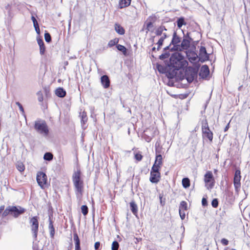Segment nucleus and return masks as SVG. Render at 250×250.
<instances>
[{
  "label": "nucleus",
  "mask_w": 250,
  "mask_h": 250,
  "mask_svg": "<svg viewBox=\"0 0 250 250\" xmlns=\"http://www.w3.org/2000/svg\"><path fill=\"white\" fill-rule=\"evenodd\" d=\"M192 41V40L188 36V83L197 78L199 70L201 66L200 62H205L209 59V55L204 46H201L200 48L199 56H198L196 53L195 46L190 44Z\"/></svg>",
  "instance_id": "f257e3e1"
},
{
  "label": "nucleus",
  "mask_w": 250,
  "mask_h": 250,
  "mask_svg": "<svg viewBox=\"0 0 250 250\" xmlns=\"http://www.w3.org/2000/svg\"><path fill=\"white\" fill-rule=\"evenodd\" d=\"M175 45L177 46L178 52H180L181 51L183 50L186 51V48L184 47V46L182 45V42L181 43V44L178 43L176 44Z\"/></svg>",
  "instance_id": "49530a36"
},
{
  "label": "nucleus",
  "mask_w": 250,
  "mask_h": 250,
  "mask_svg": "<svg viewBox=\"0 0 250 250\" xmlns=\"http://www.w3.org/2000/svg\"><path fill=\"white\" fill-rule=\"evenodd\" d=\"M170 73L172 74V77L169 78V76L167 75L166 76L167 77V79H165L163 80L164 83L169 86L173 87L175 86L174 82L173 80V79H175V80L176 82L181 81L184 79H186V77L184 76V75H180L179 74L173 72H172Z\"/></svg>",
  "instance_id": "423d86ee"
},
{
  "label": "nucleus",
  "mask_w": 250,
  "mask_h": 250,
  "mask_svg": "<svg viewBox=\"0 0 250 250\" xmlns=\"http://www.w3.org/2000/svg\"><path fill=\"white\" fill-rule=\"evenodd\" d=\"M44 36L45 41L46 42L50 43L51 42V41H52L51 36L50 33L48 31H47L46 30L45 31Z\"/></svg>",
  "instance_id": "4c0bfd02"
},
{
  "label": "nucleus",
  "mask_w": 250,
  "mask_h": 250,
  "mask_svg": "<svg viewBox=\"0 0 250 250\" xmlns=\"http://www.w3.org/2000/svg\"><path fill=\"white\" fill-rule=\"evenodd\" d=\"M53 155L50 152H46L43 155V159L45 161H51L53 160Z\"/></svg>",
  "instance_id": "72a5a7b5"
},
{
  "label": "nucleus",
  "mask_w": 250,
  "mask_h": 250,
  "mask_svg": "<svg viewBox=\"0 0 250 250\" xmlns=\"http://www.w3.org/2000/svg\"><path fill=\"white\" fill-rule=\"evenodd\" d=\"M211 205L213 208H217L218 206V201L217 199H214L211 202Z\"/></svg>",
  "instance_id": "3c124183"
},
{
  "label": "nucleus",
  "mask_w": 250,
  "mask_h": 250,
  "mask_svg": "<svg viewBox=\"0 0 250 250\" xmlns=\"http://www.w3.org/2000/svg\"><path fill=\"white\" fill-rule=\"evenodd\" d=\"M114 30L120 35H124L125 33V29L120 24L116 22L114 24Z\"/></svg>",
  "instance_id": "aec40b11"
},
{
  "label": "nucleus",
  "mask_w": 250,
  "mask_h": 250,
  "mask_svg": "<svg viewBox=\"0 0 250 250\" xmlns=\"http://www.w3.org/2000/svg\"><path fill=\"white\" fill-rule=\"evenodd\" d=\"M5 9L7 10V15L10 19H12L14 16V14L12 13V4L8 3L5 6Z\"/></svg>",
  "instance_id": "c756f323"
},
{
  "label": "nucleus",
  "mask_w": 250,
  "mask_h": 250,
  "mask_svg": "<svg viewBox=\"0 0 250 250\" xmlns=\"http://www.w3.org/2000/svg\"><path fill=\"white\" fill-rule=\"evenodd\" d=\"M221 242V243L224 246H227L229 244L228 240L225 238L222 239Z\"/></svg>",
  "instance_id": "4d7b16f0"
},
{
  "label": "nucleus",
  "mask_w": 250,
  "mask_h": 250,
  "mask_svg": "<svg viewBox=\"0 0 250 250\" xmlns=\"http://www.w3.org/2000/svg\"><path fill=\"white\" fill-rule=\"evenodd\" d=\"M167 38V34L166 33H163V36L161 37L163 40H165L166 38Z\"/></svg>",
  "instance_id": "69168bd1"
},
{
  "label": "nucleus",
  "mask_w": 250,
  "mask_h": 250,
  "mask_svg": "<svg viewBox=\"0 0 250 250\" xmlns=\"http://www.w3.org/2000/svg\"><path fill=\"white\" fill-rule=\"evenodd\" d=\"M107 45H108V47H112L114 46V45L116 46V44H115V43H114V42L113 41V40H111L109 41Z\"/></svg>",
  "instance_id": "864d4df0"
},
{
  "label": "nucleus",
  "mask_w": 250,
  "mask_h": 250,
  "mask_svg": "<svg viewBox=\"0 0 250 250\" xmlns=\"http://www.w3.org/2000/svg\"><path fill=\"white\" fill-rule=\"evenodd\" d=\"M131 0H120L119 7L122 9L128 6L131 3Z\"/></svg>",
  "instance_id": "bb28decb"
},
{
  "label": "nucleus",
  "mask_w": 250,
  "mask_h": 250,
  "mask_svg": "<svg viewBox=\"0 0 250 250\" xmlns=\"http://www.w3.org/2000/svg\"><path fill=\"white\" fill-rule=\"evenodd\" d=\"M186 22L183 17H180L177 21V25L178 28H180L183 25H186Z\"/></svg>",
  "instance_id": "f704fd0d"
},
{
  "label": "nucleus",
  "mask_w": 250,
  "mask_h": 250,
  "mask_svg": "<svg viewBox=\"0 0 250 250\" xmlns=\"http://www.w3.org/2000/svg\"><path fill=\"white\" fill-rule=\"evenodd\" d=\"M81 212L84 216H86L88 213V208L86 205H82L81 208Z\"/></svg>",
  "instance_id": "58836bf2"
},
{
  "label": "nucleus",
  "mask_w": 250,
  "mask_h": 250,
  "mask_svg": "<svg viewBox=\"0 0 250 250\" xmlns=\"http://www.w3.org/2000/svg\"><path fill=\"white\" fill-rule=\"evenodd\" d=\"M162 156L161 154H156L155 160L153 166L161 168V166L162 165Z\"/></svg>",
  "instance_id": "412c9836"
},
{
  "label": "nucleus",
  "mask_w": 250,
  "mask_h": 250,
  "mask_svg": "<svg viewBox=\"0 0 250 250\" xmlns=\"http://www.w3.org/2000/svg\"><path fill=\"white\" fill-rule=\"evenodd\" d=\"M202 131L203 138H207L210 142H212L213 139V133L210 131L208 123L207 120L202 123Z\"/></svg>",
  "instance_id": "9d476101"
},
{
  "label": "nucleus",
  "mask_w": 250,
  "mask_h": 250,
  "mask_svg": "<svg viewBox=\"0 0 250 250\" xmlns=\"http://www.w3.org/2000/svg\"><path fill=\"white\" fill-rule=\"evenodd\" d=\"M165 65H162L159 63L156 64V69L160 74H165L166 76L167 75L169 78L173 77L172 74L170 73L172 72V70L170 69V66L168 62V60L164 61Z\"/></svg>",
  "instance_id": "0eeeda50"
},
{
  "label": "nucleus",
  "mask_w": 250,
  "mask_h": 250,
  "mask_svg": "<svg viewBox=\"0 0 250 250\" xmlns=\"http://www.w3.org/2000/svg\"><path fill=\"white\" fill-rule=\"evenodd\" d=\"M17 169L20 171L22 172L25 169V166L22 163H19L16 166Z\"/></svg>",
  "instance_id": "a19ab883"
},
{
  "label": "nucleus",
  "mask_w": 250,
  "mask_h": 250,
  "mask_svg": "<svg viewBox=\"0 0 250 250\" xmlns=\"http://www.w3.org/2000/svg\"><path fill=\"white\" fill-rule=\"evenodd\" d=\"M167 93L170 95L171 97L174 98L175 99L179 98L180 99H185L188 97V93H186L184 94H170V93L167 91Z\"/></svg>",
  "instance_id": "cd10ccee"
},
{
  "label": "nucleus",
  "mask_w": 250,
  "mask_h": 250,
  "mask_svg": "<svg viewBox=\"0 0 250 250\" xmlns=\"http://www.w3.org/2000/svg\"><path fill=\"white\" fill-rule=\"evenodd\" d=\"M170 46L171 45H170V44H169V45L164 48L163 51H167V50H168L170 51Z\"/></svg>",
  "instance_id": "e2e57ef3"
},
{
  "label": "nucleus",
  "mask_w": 250,
  "mask_h": 250,
  "mask_svg": "<svg viewBox=\"0 0 250 250\" xmlns=\"http://www.w3.org/2000/svg\"><path fill=\"white\" fill-rule=\"evenodd\" d=\"M181 41V38L179 37L175 31L174 32L172 38L170 43V45L172 44L176 45V44L179 43Z\"/></svg>",
  "instance_id": "b1692460"
},
{
  "label": "nucleus",
  "mask_w": 250,
  "mask_h": 250,
  "mask_svg": "<svg viewBox=\"0 0 250 250\" xmlns=\"http://www.w3.org/2000/svg\"><path fill=\"white\" fill-rule=\"evenodd\" d=\"M101 83L104 88H108L110 85V80L107 75H104L101 77Z\"/></svg>",
  "instance_id": "f3484780"
},
{
  "label": "nucleus",
  "mask_w": 250,
  "mask_h": 250,
  "mask_svg": "<svg viewBox=\"0 0 250 250\" xmlns=\"http://www.w3.org/2000/svg\"><path fill=\"white\" fill-rule=\"evenodd\" d=\"M241 171L240 169H236L235 170L233 178V184L235 189L237 191L240 189L241 187Z\"/></svg>",
  "instance_id": "ddd939ff"
},
{
  "label": "nucleus",
  "mask_w": 250,
  "mask_h": 250,
  "mask_svg": "<svg viewBox=\"0 0 250 250\" xmlns=\"http://www.w3.org/2000/svg\"><path fill=\"white\" fill-rule=\"evenodd\" d=\"M202 204L203 206H207L208 205V201L206 198L203 197L202 200Z\"/></svg>",
  "instance_id": "6e6d98bb"
},
{
  "label": "nucleus",
  "mask_w": 250,
  "mask_h": 250,
  "mask_svg": "<svg viewBox=\"0 0 250 250\" xmlns=\"http://www.w3.org/2000/svg\"><path fill=\"white\" fill-rule=\"evenodd\" d=\"M130 209L132 213L138 217V206L134 200L131 201L129 203Z\"/></svg>",
  "instance_id": "4be33fe9"
},
{
  "label": "nucleus",
  "mask_w": 250,
  "mask_h": 250,
  "mask_svg": "<svg viewBox=\"0 0 250 250\" xmlns=\"http://www.w3.org/2000/svg\"><path fill=\"white\" fill-rule=\"evenodd\" d=\"M81 122L82 124V126L83 127L84 125L86 124L87 121V117L86 115V113L85 111L82 112L81 115Z\"/></svg>",
  "instance_id": "7c9ffc66"
},
{
  "label": "nucleus",
  "mask_w": 250,
  "mask_h": 250,
  "mask_svg": "<svg viewBox=\"0 0 250 250\" xmlns=\"http://www.w3.org/2000/svg\"><path fill=\"white\" fill-rule=\"evenodd\" d=\"M55 94L59 98H63L66 95L65 90L62 87H59L55 90Z\"/></svg>",
  "instance_id": "5701e85b"
},
{
  "label": "nucleus",
  "mask_w": 250,
  "mask_h": 250,
  "mask_svg": "<svg viewBox=\"0 0 250 250\" xmlns=\"http://www.w3.org/2000/svg\"><path fill=\"white\" fill-rule=\"evenodd\" d=\"M34 128L37 132L44 137H47L49 134L48 126L44 120L38 119L34 122Z\"/></svg>",
  "instance_id": "39448f33"
},
{
  "label": "nucleus",
  "mask_w": 250,
  "mask_h": 250,
  "mask_svg": "<svg viewBox=\"0 0 250 250\" xmlns=\"http://www.w3.org/2000/svg\"><path fill=\"white\" fill-rule=\"evenodd\" d=\"M16 104L18 106L19 110H20L22 115L26 119V115L24 109L22 104L19 102H16Z\"/></svg>",
  "instance_id": "c9c22d12"
},
{
  "label": "nucleus",
  "mask_w": 250,
  "mask_h": 250,
  "mask_svg": "<svg viewBox=\"0 0 250 250\" xmlns=\"http://www.w3.org/2000/svg\"><path fill=\"white\" fill-rule=\"evenodd\" d=\"M40 53L41 55H44L45 52L46 48L44 44L42 45H40Z\"/></svg>",
  "instance_id": "09e8293b"
},
{
  "label": "nucleus",
  "mask_w": 250,
  "mask_h": 250,
  "mask_svg": "<svg viewBox=\"0 0 250 250\" xmlns=\"http://www.w3.org/2000/svg\"><path fill=\"white\" fill-rule=\"evenodd\" d=\"M105 47H103V48H100L99 49H98L97 51H96V53H102L103 51H104L105 50Z\"/></svg>",
  "instance_id": "680f3d73"
},
{
  "label": "nucleus",
  "mask_w": 250,
  "mask_h": 250,
  "mask_svg": "<svg viewBox=\"0 0 250 250\" xmlns=\"http://www.w3.org/2000/svg\"><path fill=\"white\" fill-rule=\"evenodd\" d=\"M92 110H94V108L93 109H92V107L91 108V117L92 118H95L96 117V115L94 114V113L93 112V111Z\"/></svg>",
  "instance_id": "338daca9"
},
{
  "label": "nucleus",
  "mask_w": 250,
  "mask_h": 250,
  "mask_svg": "<svg viewBox=\"0 0 250 250\" xmlns=\"http://www.w3.org/2000/svg\"><path fill=\"white\" fill-rule=\"evenodd\" d=\"M36 180L42 189H44L47 184V178L45 172L43 171H39L37 173L36 176Z\"/></svg>",
  "instance_id": "9b49d317"
},
{
  "label": "nucleus",
  "mask_w": 250,
  "mask_h": 250,
  "mask_svg": "<svg viewBox=\"0 0 250 250\" xmlns=\"http://www.w3.org/2000/svg\"><path fill=\"white\" fill-rule=\"evenodd\" d=\"M26 211V209L20 206H8L2 213V217L4 218L8 215L17 218Z\"/></svg>",
  "instance_id": "20e7f679"
},
{
  "label": "nucleus",
  "mask_w": 250,
  "mask_h": 250,
  "mask_svg": "<svg viewBox=\"0 0 250 250\" xmlns=\"http://www.w3.org/2000/svg\"><path fill=\"white\" fill-rule=\"evenodd\" d=\"M33 26L35 28L36 33L38 35L37 36H40L41 31H40V29L39 24L37 23V24H34Z\"/></svg>",
  "instance_id": "c03bdc74"
},
{
  "label": "nucleus",
  "mask_w": 250,
  "mask_h": 250,
  "mask_svg": "<svg viewBox=\"0 0 250 250\" xmlns=\"http://www.w3.org/2000/svg\"><path fill=\"white\" fill-rule=\"evenodd\" d=\"M37 41L39 46L44 44L42 39L40 36L37 37Z\"/></svg>",
  "instance_id": "8fccbe9b"
},
{
  "label": "nucleus",
  "mask_w": 250,
  "mask_h": 250,
  "mask_svg": "<svg viewBox=\"0 0 250 250\" xmlns=\"http://www.w3.org/2000/svg\"><path fill=\"white\" fill-rule=\"evenodd\" d=\"M48 221H49V226L48 229L50 232V236L51 239L54 238V235L55 234V229L53 225V213L49 212L48 214Z\"/></svg>",
  "instance_id": "4468645a"
},
{
  "label": "nucleus",
  "mask_w": 250,
  "mask_h": 250,
  "mask_svg": "<svg viewBox=\"0 0 250 250\" xmlns=\"http://www.w3.org/2000/svg\"><path fill=\"white\" fill-rule=\"evenodd\" d=\"M163 31H167V29L165 26L161 25L158 27L155 31L156 36H161L163 34Z\"/></svg>",
  "instance_id": "2f4dec72"
},
{
  "label": "nucleus",
  "mask_w": 250,
  "mask_h": 250,
  "mask_svg": "<svg viewBox=\"0 0 250 250\" xmlns=\"http://www.w3.org/2000/svg\"><path fill=\"white\" fill-rule=\"evenodd\" d=\"M168 62L172 72L184 75L188 81V60L181 52H174L172 53Z\"/></svg>",
  "instance_id": "f03ea898"
},
{
  "label": "nucleus",
  "mask_w": 250,
  "mask_h": 250,
  "mask_svg": "<svg viewBox=\"0 0 250 250\" xmlns=\"http://www.w3.org/2000/svg\"><path fill=\"white\" fill-rule=\"evenodd\" d=\"M182 185L185 188H188V177H185L182 179Z\"/></svg>",
  "instance_id": "a18cd8bd"
},
{
  "label": "nucleus",
  "mask_w": 250,
  "mask_h": 250,
  "mask_svg": "<svg viewBox=\"0 0 250 250\" xmlns=\"http://www.w3.org/2000/svg\"><path fill=\"white\" fill-rule=\"evenodd\" d=\"M37 95L38 96V100L40 102H42L43 101V95L41 91H39L37 93Z\"/></svg>",
  "instance_id": "de8ad7c7"
},
{
  "label": "nucleus",
  "mask_w": 250,
  "mask_h": 250,
  "mask_svg": "<svg viewBox=\"0 0 250 250\" xmlns=\"http://www.w3.org/2000/svg\"><path fill=\"white\" fill-rule=\"evenodd\" d=\"M160 168L152 166L149 177V181L151 183L157 184L160 181L161 178Z\"/></svg>",
  "instance_id": "6e6552de"
},
{
  "label": "nucleus",
  "mask_w": 250,
  "mask_h": 250,
  "mask_svg": "<svg viewBox=\"0 0 250 250\" xmlns=\"http://www.w3.org/2000/svg\"><path fill=\"white\" fill-rule=\"evenodd\" d=\"M31 19L33 22V25L38 23L37 20H36V18L34 16H32L31 17Z\"/></svg>",
  "instance_id": "13d9d810"
},
{
  "label": "nucleus",
  "mask_w": 250,
  "mask_h": 250,
  "mask_svg": "<svg viewBox=\"0 0 250 250\" xmlns=\"http://www.w3.org/2000/svg\"><path fill=\"white\" fill-rule=\"evenodd\" d=\"M148 131H150V129H146L142 133V137L148 143L150 142L154 137L153 132H151L150 135L147 134Z\"/></svg>",
  "instance_id": "6ab92c4d"
},
{
  "label": "nucleus",
  "mask_w": 250,
  "mask_h": 250,
  "mask_svg": "<svg viewBox=\"0 0 250 250\" xmlns=\"http://www.w3.org/2000/svg\"><path fill=\"white\" fill-rule=\"evenodd\" d=\"M209 74V70L207 65H203L200 69L199 75L202 79H207Z\"/></svg>",
  "instance_id": "dca6fc26"
},
{
  "label": "nucleus",
  "mask_w": 250,
  "mask_h": 250,
  "mask_svg": "<svg viewBox=\"0 0 250 250\" xmlns=\"http://www.w3.org/2000/svg\"><path fill=\"white\" fill-rule=\"evenodd\" d=\"M187 210H188L187 202L185 201H181L179 207V213L182 220L185 218L186 214L184 211Z\"/></svg>",
  "instance_id": "2eb2a0df"
},
{
  "label": "nucleus",
  "mask_w": 250,
  "mask_h": 250,
  "mask_svg": "<svg viewBox=\"0 0 250 250\" xmlns=\"http://www.w3.org/2000/svg\"><path fill=\"white\" fill-rule=\"evenodd\" d=\"M148 19H151L152 21H155V20H156V17L155 16H154V17H152V16H149L148 17Z\"/></svg>",
  "instance_id": "774afa93"
},
{
  "label": "nucleus",
  "mask_w": 250,
  "mask_h": 250,
  "mask_svg": "<svg viewBox=\"0 0 250 250\" xmlns=\"http://www.w3.org/2000/svg\"><path fill=\"white\" fill-rule=\"evenodd\" d=\"M113 41L114 42V43H115L116 45L117 44H119L118 42H119V39L118 38H115L114 39H113Z\"/></svg>",
  "instance_id": "0e129e2a"
},
{
  "label": "nucleus",
  "mask_w": 250,
  "mask_h": 250,
  "mask_svg": "<svg viewBox=\"0 0 250 250\" xmlns=\"http://www.w3.org/2000/svg\"><path fill=\"white\" fill-rule=\"evenodd\" d=\"M164 40H163L162 39H161L160 38L159 39V40H158V42H157V44L160 45L162 46L163 44V43H164Z\"/></svg>",
  "instance_id": "052dcab7"
},
{
  "label": "nucleus",
  "mask_w": 250,
  "mask_h": 250,
  "mask_svg": "<svg viewBox=\"0 0 250 250\" xmlns=\"http://www.w3.org/2000/svg\"><path fill=\"white\" fill-rule=\"evenodd\" d=\"M181 42L182 45L186 48L184 52L186 53V57L188 58V32L186 34L184 33V38Z\"/></svg>",
  "instance_id": "a878e982"
},
{
  "label": "nucleus",
  "mask_w": 250,
  "mask_h": 250,
  "mask_svg": "<svg viewBox=\"0 0 250 250\" xmlns=\"http://www.w3.org/2000/svg\"><path fill=\"white\" fill-rule=\"evenodd\" d=\"M116 48L118 50L122 52L124 55L126 56L128 55L127 49L124 46L121 44H117Z\"/></svg>",
  "instance_id": "c85d7f7f"
},
{
  "label": "nucleus",
  "mask_w": 250,
  "mask_h": 250,
  "mask_svg": "<svg viewBox=\"0 0 250 250\" xmlns=\"http://www.w3.org/2000/svg\"><path fill=\"white\" fill-rule=\"evenodd\" d=\"M162 146H161L159 141H157L155 144V150L156 154H161Z\"/></svg>",
  "instance_id": "473e14b6"
},
{
  "label": "nucleus",
  "mask_w": 250,
  "mask_h": 250,
  "mask_svg": "<svg viewBox=\"0 0 250 250\" xmlns=\"http://www.w3.org/2000/svg\"><path fill=\"white\" fill-rule=\"evenodd\" d=\"M205 187L208 190H211L215 185V180L212 173L210 171H208L204 175V178Z\"/></svg>",
  "instance_id": "1a4fd4ad"
},
{
  "label": "nucleus",
  "mask_w": 250,
  "mask_h": 250,
  "mask_svg": "<svg viewBox=\"0 0 250 250\" xmlns=\"http://www.w3.org/2000/svg\"><path fill=\"white\" fill-rule=\"evenodd\" d=\"M72 179L76 198L77 200L81 201L84 190V182L80 169H77L73 173Z\"/></svg>",
  "instance_id": "7ed1b4c3"
},
{
  "label": "nucleus",
  "mask_w": 250,
  "mask_h": 250,
  "mask_svg": "<svg viewBox=\"0 0 250 250\" xmlns=\"http://www.w3.org/2000/svg\"><path fill=\"white\" fill-rule=\"evenodd\" d=\"M73 237L75 243V250H81L80 239L76 230L73 232Z\"/></svg>",
  "instance_id": "a211bd4d"
},
{
  "label": "nucleus",
  "mask_w": 250,
  "mask_h": 250,
  "mask_svg": "<svg viewBox=\"0 0 250 250\" xmlns=\"http://www.w3.org/2000/svg\"><path fill=\"white\" fill-rule=\"evenodd\" d=\"M101 245V243L100 242L98 241L95 243L94 244V249L95 250H98L100 248Z\"/></svg>",
  "instance_id": "5fc2aeb1"
},
{
  "label": "nucleus",
  "mask_w": 250,
  "mask_h": 250,
  "mask_svg": "<svg viewBox=\"0 0 250 250\" xmlns=\"http://www.w3.org/2000/svg\"><path fill=\"white\" fill-rule=\"evenodd\" d=\"M145 24H146V33H148V31H150V28L152 27H153V22L152 21H149L147 22H145Z\"/></svg>",
  "instance_id": "37998d69"
},
{
  "label": "nucleus",
  "mask_w": 250,
  "mask_h": 250,
  "mask_svg": "<svg viewBox=\"0 0 250 250\" xmlns=\"http://www.w3.org/2000/svg\"><path fill=\"white\" fill-rule=\"evenodd\" d=\"M119 246L118 242L117 240H114L111 245V250H118Z\"/></svg>",
  "instance_id": "ea45409f"
},
{
  "label": "nucleus",
  "mask_w": 250,
  "mask_h": 250,
  "mask_svg": "<svg viewBox=\"0 0 250 250\" xmlns=\"http://www.w3.org/2000/svg\"><path fill=\"white\" fill-rule=\"evenodd\" d=\"M189 141L192 145V146H195L198 143V138L197 134L195 132H193L191 134V136L189 138Z\"/></svg>",
  "instance_id": "393cba45"
},
{
  "label": "nucleus",
  "mask_w": 250,
  "mask_h": 250,
  "mask_svg": "<svg viewBox=\"0 0 250 250\" xmlns=\"http://www.w3.org/2000/svg\"><path fill=\"white\" fill-rule=\"evenodd\" d=\"M38 217L37 216L32 217L30 222L31 224V230L33 233V236L36 240L37 238L38 232L39 230V221Z\"/></svg>",
  "instance_id": "f8f14e48"
},
{
  "label": "nucleus",
  "mask_w": 250,
  "mask_h": 250,
  "mask_svg": "<svg viewBox=\"0 0 250 250\" xmlns=\"http://www.w3.org/2000/svg\"><path fill=\"white\" fill-rule=\"evenodd\" d=\"M161 55L159 56V59L161 60H164L165 59L168 58L170 56V53L169 51H164Z\"/></svg>",
  "instance_id": "e433bc0d"
},
{
  "label": "nucleus",
  "mask_w": 250,
  "mask_h": 250,
  "mask_svg": "<svg viewBox=\"0 0 250 250\" xmlns=\"http://www.w3.org/2000/svg\"><path fill=\"white\" fill-rule=\"evenodd\" d=\"M172 45H173V46L170 48V51H175V52H178V51H177V46H176V45H174V44H172Z\"/></svg>",
  "instance_id": "bf43d9fd"
},
{
  "label": "nucleus",
  "mask_w": 250,
  "mask_h": 250,
  "mask_svg": "<svg viewBox=\"0 0 250 250\" xmlns=\"http://www.w3.org/2000/svg\"><path fill=\"white\" fill-rule=\"evenodd\" d=\"M134 158L137 161H140L142 160L143 155L140 152H137L134 155Z\"/></svg>",
  "instance_id": "79ce46f5"
},
{
  "label": "nucleus",
  "mask_w": 250,
  "mask_h": 250,
  "mask_svg": "<svg viewBox=\"0 0 250 250\" xmlns=\"http://www.w3.org/2000/svg\"><path fill=\"white\" fill-rule=\"evenodd\" d=\"M159 199H160V205L162 206H164L165 204V199H164V201H163V195H161V194L159 195Z\"/></svg>",
  "instance_id": "603ef678"
}]
</instances>
